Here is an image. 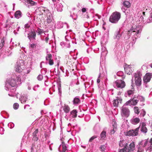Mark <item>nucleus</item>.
<instances>
[{
  "label": "nucleus",
  "mask_w": 152,
  "mask_h": 152,
  "mask_svg": "<svg viewBox=\"0 0 152 152\" xmlns=\"http://www.w3.org/2000/svg\"><path fill=\"white\" fill-rule=\"evenodd\" d=\"M121 14L118 12H113L109 18L110 22L113 23H117L121 18Z\"/></svg>",
  "instance_id": "nucleus-1"
},
{
  "label": "nucleus",
  "mask_w": 152,
  "mask_h": 152,
  "mask_svg": "<svg viewBox=\"0 0 152 152\" xmlns=\"http://www.w3.org/2000/svg\"><path fill=\"white\" fill-rule=\"evenodd\" d=\"M140 72L137 71L134 74V81L137 86H140L141 84V79L140 76Z\"/></svg>",
  "instance_id": "nucleus-2"
},
{
  "label": "nucleus",
  "mask_w": 152,
  "mask_h": 152,
  "mask_svg": "<svg viewBox=\"0 0 152 152\" xmlns=\"http://www.w3.org/2000/svg\"><path fill=\"white\" fill-rule=\"evenodd\" d=\"M140 127H138L135 129L130 130L126 132V135L128 136H137L138 135Z\"/></svg>",
  "instance_id": "nucleus-3"
},
{
  "label": "nucleus",
  "mask_w": 152,
  "mask_h": 152,
  "mask_svg": "<svg viewBox=\"0 0 152 152\" xmlns=\"http://www.w3.org/2000/svg\"><path fill=\"white\" fill-rule=\"evenodd\" d=\"M129 113V109L127 107L124 106L121 109V115L125 117H128Z\"/></svg>",
  "instance_id": "nucleus-4"
},
{
  "label": "nucleus",
  "mask_w": 152,
  "mask_h": 152,
  "mask_svg": "<svg viewBox=\"0 0 152 152\" xmlns=\"http://www.w3.org/2000/svg\"><path fill=\"white\" fill-rule=\"evenodd\" d=\"M117 87L118 88H122L125 86V82L122 80H117L115 83Z\"/></svg>",
  "instance_id": "nucleus-5"
},
{
  "label": "nucleus",
  "mask_w": 152,
  "mask_h": 152,
  "mask_svg": "<svg viewBox=\"0 0 152 152\" xmlns=\"http://www.w3.org/2000/svg\"><path fill=\"white\" fill-rule=\"evenodd\" d=\"M152 75L150 73H147L143 77V81L144 83H147L149 82L151 78Z\"/></svg>",
  "instance_id": "nucleus-6"
},
{
  "label": "nucleus",
  "mask_w": 152,
  "mask_h": 152,
  "mask_svg": "<svg viewBox=\"0 0 152 152\" xmlns=\"http://www.w3.org/2000/svg\"><path fill=\"white\" fill-rule=\"evenodd\" d=\"M125 73L128 75H130L132 72V70L130 65L126 64L124 66Z\"/></svg>",
  "instance_id": "nucleus-7"
},
{
  "label": "nucleus",
  "mask_w": 152,
  "mask_h": 152,
  "mask_svg": "<svg viewBox=\"0 0 152 152\" xmlns=\"http://www.w3.org/2000/svg\"><path fill=\"white\" fill-rule=\"evenodd\" d=\"M135 145L134 142H132L129 145L128 148H127V152H131L133 151L135 149Z\"/></svg>",
  "instance_id": "nucleus-8"
},
{
  "label": "nucleus",
  "mask_w": 152,
  "mask_h": 152,
  "mask_svg": "<svg viewBox=\"0 0 152 152\" xmlns=\"http://www.w3.org/2000/svg\"><path fill=\"white\" fill-rule=\"evenodd\" d=\"M6 84L8 83L12 87H14L16 85V81L14 79L9 80L7 81Z\"/></svg>",
  "instance_id": "nucleus-9"
},
{
  "label": "nucleus",
  "mask_w": 152,
  "mask_h": 152,
  "mask_svg": "<svg viewBox=\"0 0 152 152\" xmlns=\"http://www.w3.org/2000/svg\"><path fill=\"white\" fill-rule=\"evenodd\" d=\"M122 99L119 98L118 97L117 98L115 99H114L113 101V105L115 107H117L118 106L119 101L120 103H121L122 101Z\"/></svg>",
  "instance_id": "nucleus-10"
},
{
  "label": "nucleus",
  "mask_w": 152,
  "mask_h": 152,
  "mask_svg": "<svg viewBox=\"0 0 152 152\" xmlns=\"http://www.w3.org/2000/svg\"><path fill=\"white\" fill-rule=\"evenodd\" d=\"M140 131L144 133H146L147 132L148 129L146 127V124L145 123H142Z\"/></svg>",
  "instance_id": "nucleus-11"
},
{
  "label": "nucleus",
  "mask_w": 152,
  "mask_h": 152,
  "mask_svg": "<svg viewBox=\"0 0 152 152\" xmlns=\"http://www.w3.org/2000/svg\"><path fill=\"white\" fill-rule=\"evenodd\" d=\"M63 107V110L66 113H68L70 110V108L69 106L65 104Z\"/></svg>",
  "instance_id": "nucleus-12"
},
{
  "label": "nucleus",
  "mask_w": 152,
  "mask_h": 152,
  "mask_svg": "<svg viewBox=\"0 0 152 152\" xmlns=\"http://www.w3.org/2000/svg\"><path fill=\"white\" fill-rule=\"evenodd\" d=\"M21 14L22 13L20 11H16L15 13V16L16 18L18 19L21 16Z\"/></svg>",
  "instance_id": "nucleus-13"
},
{
  "label": "nucleus",
  "mask_w": 152,
  "mask_h": 152,
  "mask_svg": "<svg viewBox=\"0 0 152 152\" xmlns=\"http://www.w3.org/2000/svg\"><path fill=\"white\" fill-rule=\"evenodd\" d=\"M123 5L127 8H129L131 6V3L128 1H125L123 3Z\"/></svg>",
  "instance_id": "nucleus-14"
},
{
  "label": "nucleus",
  "mask_w": 152,
  "mask_h": 152,
  "mask_svg": "<svg viewBox=\"0 0 152 152\" xmlns=\"http://www.w3.org/2000/svg\"><path fill=\"white\" fill-rule=\"evenodd\" d=\"M77 111L76 110H72L70 112L71 115H72V117L73 118H76L77 116Z\"/></svg>",
  "instance_id": "nucleus-15"
},
{
  "label": "nucleus",
  "mask_w": 152,
  "mask_h": 152,
  "mask_svg": "<svg viewBox=\"0 0 152 152\" xmlns=\"http://www.w3.org/2000/svg\"><path fill=\"white\" fill-rule=\"evenodd\" d=\"M106 132L105 131H103L101 133L100 136V140H103L106 137Z\"/></svg>",
  "instance_id": "nucleus-16"
},
{
  "label": "nucleus",
  "mask_w": 152,
  "mask_h": 152,
  "mask_svg": "<svg viewBox=\"0 0 152 152\" xmlns=\"http://www.w3.org/2000/svg\"><path fill=\"white\" fill-rule=\"evenodd\" d=\"M62 147V152H65L66 150V146L64 142H62L61 145Z\"/></svg>",
  "instance_id": "nucleus-17"
},
{
  "label": "nucleus",
  "mask_w": 152,
  "mask_h": 152,
  "mask_svg": "<svg viewBox=\"0 0 152 152\" xmlns=\"http://www.w3.org/2000/svg\"><path fill=\"white\" fill-rule=\"evenodd\" d=\"M25 1L28 4H30L31 6L34 5L36 3L31 0H25Z\"/></svg>",
  "instance_id": "nucleus-18"
},
{
  "label": "nucleus",
  "mask_w": 152,
  "mask_h": 152,
  "mask_svg": "<svg viewBox=\"0 0 152 152\" xmlns=\"http://www.w3.org/2000/svg\"><path fill=\"white\" fill-rule=\"evenodd\" d=\"M73 102L74 104H78L80 103V101L79 98L76 97L74 99Z\"/></svg>",
  "instance_id": "nucleus-19"
},
{
  "label": "nucleus",
  "mask_w": 152,
  "mask_h": 152,
  "mask_svg": "<svg viewBox=\"0 0 152 152\" xmlns=\"http://www.w3.org/2000/svg\"><path fill=\"white\" fill-rule=\"evenodd\" d=\"M27 99V98L26 96H22L21 98V102L22 103H25L26 102Z\"/></svg>",
  "instance_id": "nucleus-20"
},
{
  "label": "nucleus",
  "mask_w": 152,
  "mask_h": 152,
  "mask_svg": "<svg viewBox=\"0 0 152 152\" xmlns=\"http://www.w3.org/2000/svg\"><path fill=\"white\" fill-rule=\"evenodd\" d=\"M149 142L150 143V146L146 150H149L151 152L152 150V138L150 140Z\"/></svg>",
  "instance_id": "nucleus-21"
},
{
  "label": "nucleus",
  "mask_w": 152,
  "mask_h": 152,
  "mask_svg": "<svg viewBox=\"0 0 152 152\" xmlns=\"http://www.w3.org/2000/svg\"><path fill=\"white\" fill-rule=\"evenodd\" d=\"M49 15H47V18L46 19V21L48 23H49L52 22V19L50 15V13L48 14Z\"/></svg>",
  "instance_id": "nucleus-22"
},
{
  "label": "nucleus",
  "mask_w": 152,
  "mask_h": 152,
  "mask_svg": "<svg viewBox=\"0 0 152 152\" xmlns=\"http://www.w3.org/2000/svg\"><path fill=\"white\" fill-rule=\"evenodd\" d=\"M52 55L51 54H47L46 57V59L47 61H48L52 59Z\"/></svg>",
  "instance_id": "nucleus-23"
},
{
  "label": "nucleus",
  "mask_w": 152,
  "mask_h": 152,
  "mask_svg": "<svg viewBox=\"0 0 152 152\" xmlns=\"http://www.w3.org/2000/svg\"><path fill=\"white\" fill-rule=\"evenodd\" d=\"M29 34L31 37L33 38L34 39H35V37L36 36V34L35 31H31L30 32Z\"/></svg>",
  "instance_id": "nucleus-24"
},
{
  "label": "nucleus",
  "mask_w": 152,
  "mask_h": 152,
  "mask_svg": "<svg viewBox=\"0 0 152 152\" xmlns=\"http://www.w3.org/2000/svg\"><path fill=\"white\" fill-rule=\"evenodd\" d=\"M134 112L137 114H138L140 113L139 108L137 107H134Z\"/></svg>",
  "instance_id": "nucleus-25"
},
{
  "label": "nucleus",
  "mask_w": 152,
  "mask_h": 152,
  "mask_svg": "<svg viewBox=\"0 0 152 152\" xmlns=\"http://www.w3.org/2000/svg\"><path fill=\"white\" fill-rule=\"evenodd\" d=\"M105 146L104 145H102L100 147V150L102 152H105L104 150L105 149Z\"/></svg>",
  "instance_id": "nucleus-26"
},
{
  "label": "nucleus",
  "mask_w": 152,
  "mask_h": 152,
  "mask_svg": "<svg viewBox=\"0 0 152 152\" xmlns=\"http://www.w3.org/2000/svg\"><path fill=\"white\" fill-rule=\"evenodd\" d=\"M140 120L139 118H136L133 120V122H134L135 124H137L139 122Z\"/></svg>",
  "instance_id": "nucleus-27"
},
{
  "label": "nucleus",
  "mask_w": 152,
  "mask_h": 152,
  "mask_svg": "<svg viewBox=\"0 0 152 152\" xmlns=\"http://www.w3.org/2000/svg\"><path fill=\"white\" fill-rule=\"evenodd\" d=\"M37 32L39 35L41 34L44 32L43 30L38 28L37 30Z\"/></svg>",
  "instance_id": "nucleus-28"
},
{
  "label": "nucleus",
  "mask_w": 152,
  "mask_h": 152,
  "mask_svg": "<svg viewBox=\"0 0 152 152\" xmlns=\"http://www.w3.org/2000/svg\"><path fill=\"white\" fill-rule=\"evenodd\" d=\"M126 149H127V148L126 146L123 149L120 150L119 152H127V151Z\"/></svg>",
  "instance_id": "nucleus-29"
},
{
  "label": "nucleus",
  "mask_w": 152,
  "mask_h": 152,
  "mask_svg": "<svg viewBox=\"0 0 152 152\" xmlns=\"http://www.w3.org/2000/svg\"><path fill=\"white\" fill-rule=\"evenodd\" d=\"M19 106V104L17 103H15L13 104V108L15 110L17 109Z\"/></svg>",
  "instance_id": "nucleus-30"
},
{
  "label": "nucleus",
  "mask_w": 152,
  "mask_h": 152,
  "mask_svg": "<svg viewBox=\"0 0 152 152\" xmlns=\"http://www.w3.org/2000/svg\"><path fill=\"white\" fill-rule=\"evenodd\" d=\"M138 100H134L133 99H132V105H136L137 103Z\"/></svg>",
  "instance_id": "nucleus-31"
},
{
  "label": "nucleus",
  "mask_w": 152,
  "mask_h": 152,
  "mask_svg": "<svg viewBox=\"0 0 152 152\" xmlns=\"http://www.w3.org/2000/svg\"><path fill=\"white\" fill-rule=\"evenodd\" d=\"M113 128H114L115 129H117V125L116 124V123L115 122L113 121Z\"/></svg>",
  "instance_id": "nucleus-32"
},
{
  "label": "nucleus",
  "mask_w": 152,
  "mask_h": 152,
  "mask_svg": "<svg viewBox=\"0 0 152 152\" xmlns=\"http://www.w3.org/2000/svg\"><path fill=\"white\" fill-rule=\"evenodd\" d=\"M38 129H37L33 133V136H37V134L38 133Z\"/></svg>",
  "instance_id": "nucleus-33"
},
{
  "label": "nucleus",
  "mask_w": 152,
  "mask_h": 152,
  "mask_svg": "<svg viewBox=\"0 0 152 152\" xmlns=\"http://www.w3.org/2000/svg\"><path fill=\"white\" fill-rule=\"evenodd\" d=\"M96 137H97L96 136H93L90 138L89 141L90 142H92L94 139L96 138Z\"/></svg>",
  "instance_id": "nucleus-34"
},
{
  "label": "nucleus",
  "mask_w": 152,
  "mask_h": 152,
  "mask_svg": "<svg viewBox=\"0 0 152 152\" xmlns=\"http://www.w3.org/2000/svg\"><path fill=\"white\" fill-rule=\"evenodd\" d=\"M48 63L50 65H53L54 64L53 60L52 59L49 60Z\"/></svg>",
  "instance_id": "nucleus-35"
},
{
  "label": "nucleus",
  "mask_w": 152,
  "mask_h": 152,
  "mask_svg": "<svg viewBox=\"0 0 152 152\" xmlns=\"http://www.w3.org/2000/svg\"><path fill=\"white\" fill-rule=\"evenodd\" d=\"M127 93L129 96L132 95L133 93V91L132 90H129L128 91Z\"/></svg>",
  "instance_id": "nucleus-36"
},
{
  "label": "nucleus",
  "mask_w": 152,
  "mask_h": 152,
  "mask_svg": "<svg viewBox=\"0 0 152 152\" xmlns=\"http://www.w3.org/2000/svg\"><path fill=\"white\" fill-rule=\"evenodd\" d=\"M33 136V138L32 139L34 141H37L38 139V137H37V136Z\"/></svg>",
  "instance_id": "nucleus-37"
},
{
  "label": "nucleus",
  "mask_w": 152,
  "mask_h": 152,
  "mask_svg": "<svg viewBox=\"0 0 152 152\" xmlns=\"http://www.w3.org/2000/svg\"><path fill=\"white\" fill-rule=\"evenodd\" d=\"M36 47V45L34 44H31L30 45V47L31 48H35Z\"/></svg>",
  "instance_id": "nucleus-38"
},
{
  "label": "nucleus",
  "mask_w": 152,
  "mask_h": 152,
  "mask_svg": "<svg viewBox=\"0 0 152 152\" xmlns=\"http://www.w3.org/2000/svg\"><path fill=\"white\" fill-rule=\"evenodd\" d=\"M144 151V150L143 149L139 147L137 151V152H143Z\"/></svg>",
  "instance_id": "nucleus-39"
},
{
  "label": "nucleus",
  "mask_w": 152,
  "mask_h": 152,
  "mask_svg": "<svg viewBox=\"0 0 152 152\" xmlns=\"http://www.w3.org/2000/svg\"><path fill=\"white\" fill-rule=\"evenodd\" d=\"M43 78L42 76V75H39L37 77V79L39 80H41Z\"/></svg>",
  "instance_id": "nucleus-40"
},
{
  "label": "nucleus",
  "mask_w": 152,
  "mask_h": 152,
  "mask_svg": "<svg viewBox=\"0 0 152 152\" xmlns=\"http://www.w3.org/2000/svg\"><path fill=\"white\" fill-rule=\"evenodd\" d=\"M148 143V140H146L145 142H144V144L143 145V147H145Z\"/></svg>",
  "instance_id": "nucleus-41"
},
{
  "label": "nucleus",
  "mask_w": 152,
  "mask_h": 152,
  "mask_svg": "<svg viewBox=\"0 0 152 152\" xmlns=\"http://www.w3.org/2000/svg\"><path fill=\"white\" fill-rule=\"evenodd\" d=\"M116 129H115L114 128H113V129L111 130V134H114L116 131Z\"/></svg>",
  "instance_id": "nucleus-42"
},
{
  "label": "nucleus",
  "mask_w": 152,
  "mask_h": 152,
  "mask_svg": "<svg viewBox=\"0 0 152 152\" xmlns=\"http://www.w3.org/2000/svg\"><path fill=\"white\" fill-rule=\"evenodd\" d=\"M86 11V9L85 8H83L82 9V11L83 12H85Z\"/></svg>",
  "instance_id": "nucleus-43"
},
{
  "label": "nucleus",
  "mask_w": 152,
  "mask_h": 152,
  "mask_svg": "<svg viewBox=\"0 0 152 152\" xmlns=\"http://www.w3.org/2000/svg\"><path fill=\"white\" fill-rule=\"evenodd\" d=\"M49 40V38L48 37H46L45 38V41L46 42V43H48V41Z\"/></svg>",
  "instance_id": "nucleus-44"
},
{
  "label": "nucleus",
  "mask_w": 152,
  "mask_h": 152,
  "mask_svg": "<svg viewBox=\"0 0 152 152\" xmlns=\"http://www.w3.org/2000/svg\"><path fill=\"white\" fill-rule=\"evenodd\" d=\"M29 26H30L28 24H26L25 26V28H28Z\"/></svg>",
  "instance_id": "nucleus-45"
},
{
  "label": "nucleus",
  "mask_w": 152,
  "mask_h": 152,
  "mask_svg": "<svg viewBox=\"0 0 152 152\" xmlns=\"http://www.w3.org/2000/svg\"><path fill=\"white\" fill-rule=\"evenodd\" d=\"M129 104H130L129 101L126 102V103L124 104V105H128Z\"/></svg>",
  "instance_id": "nucleus-46"
},
{
  "label": "nucleus",
  "mask_w": 152,
  "mask_h": 152,
  "mask_svg": "<svg viewBox=\"0 0 152 152\" xmlns=\"http://www.w3.org/2000/svg\"><path fill=\"white\" fill-rule=\"evenodd\" d=\"M1 43L4 46V39H1Z\"/></svg>",
  "instance_id": "nucleus-47"
},
{
  "label": "nucleus",
  "mask_w": 152,
  "mask_h": 152,
  "mask_svg": "<svg viewBox=\"0 0 152 152\" xmlns=\"http://www.w3.org/2000/svg\"><path fill=\"white\" fill-rule=\"evenodd\" d=\"M132 32H132H135V31H132V30H129L128 31V34H129V33Z\"/></svg>",
  "instance_id": "nucleus-48"
},
{
  "label": "nucleus",
  "mask_w": 152,
  "mask_h": 152,
  "mask_svg": "<svg viewBox=\"0 0 152 152\" xmlns=\"http://www.w3.org/2000/svg\"><path fill=\"white\" fill-rule=\"evenodd\" d=\"M129 104L131 105H132V99H131L129 100Z\"/></svg>",
  "instance_id": "nucleus-49"
},
{
  "label": "nucleus",
  "mask_w": 152,
  "mask_h": 152,
  "mask_svg": "<svg viewBox=\"0 0 152 152\" xmlns=\"http://www.w3.org/2000/svg\"><path fill=\"white\" fill-rule=\"evenodd\" d=\"M95 16H97V17H98V18L99 19H100V18H101V16L100 15H99L98 14H96V15H95Z\"/></svg>",
  "instance_id": "nucleus-50"
},
{
  "label": "nucleus",
  "mask_w": 152,
  "mask_h": 152,
  "mask_svg": "<svg viewBox=\"0 0 152 152\" xmlns=\"http://www.w3.org/2000/svg\"><path fill=\"white\" fill-rule=\"evenodd\" d=\"M100 79L99 78H98L97 80V82L98 83H99L100 82Z\"/></svg>",
  "instance_id": "nucleus-51"
},
{
  "label": "nucleus",
  "mask_w": 152,
  "mask_h": 152,
  "mask_svg": "<svg viewBox=\"0 0 152 152\" xmlns=\"http://www.w3.org/2000/svg\"><path fill=\"white\" fill-rule=\"evenodd\" d=\"M4 45L2 44V43L0 44V49H1L3 47Z\"/></svg>",
  "instance_id": "nucleus-52"
},
{
  "label": "nucleus",
  "mask_w": 152,
  "mask_h": 152,
  "mask_svg": "<svg viewBox=\"0 0 152 152\" xmlns=\"http://www.w3.org/2000/svg\"><path fill=\"white\" fill-rule=\"evenodd\" d=\"M139 30H138L137 31L136 33H135V34H137L139 33Z\"/></svg>",
  "instance_id": "nucleus-53"
},
{
  "label": "nucleus",
  "mask_w": 152,
  "mask_h": 152,
  "mask_svg": "<svg viewBox=\"0 0 152 152\" xmlns=\"http://www.w3.org/2000/svg\"><path fill=\"white\" fill-rule=\"evenodd\" d=\"M30 71H31V70L30 69L28 70L27 71V74L29 73L30 72Z\"/></svg>",
  "instance_id": "nucleus-54"
},
{
  "label": "nucleus",
  "mask_w": 152,
  "mask_h": 152,
  "mask_svg": "<svg viewBox=\"0 0 152 152\" xmlns=\"http://www.w3.org/2000/svg\"><path fill=\"white\" fill-rule=\"evenodd\" d=\"M142 14L144 16H145V12H142Z\"/></svg>",
  "instance_id": "nucleus-55"
},
{
  "label": "nucleus",
  "mask_w": 152,
  "mask_h": 152,
  "mask_svg": "<svg viewBox=\"0 0 152 152\" xmlns=\"http://www.w3.org/2000/svg\"><path fill=\"white\" fill-rule=\"evenodd\" d=\"M17 70H18V69H17V68H16V71H17V72H20V71H19V70H18V71Z\"/></svg>",
  "instance_id": "nucleus-56"
},
{
  "label": "nucleus",
  "mask_w": 152,
  "mask_h": 152,
  "mask_svg": "<svg viewBox=\"0 0 152 152\" xmlns=\"http://www.w3.org/2000/svg\"><path fill=\"white\" fill-rule=\"evenodd\" d=\"M151 18L152 19V13H151Z\"/></svg>",
  "instance_id": "nucleus-57"
},
{
  "label": "nucleus",
  "mask_w": 152,
  "mask_h": 152,
  "mask_svg": "<svg viewBox=\"0 0 152 152\" xmlns=\"http://www.w3.org/2000/svg\"><path fill=\"white\" fill-rule=\"evenodd\" d=\"M150 66L152 68V63L150 65Z\"/></svg>",
  "instance_id": "nucleus-58"
},
{
  "label": "nucleus",
  "mask_w": 152,
  "mask_h": 152,
  "mask_svg": "<svg viewBox=\"0 0 152 152\" xmlns=\"http://www.w3.org/2000/svg\"><path fill=\"white\" fill-rule=\"evenodd\" d=\"M53 2H55L56 1V0H52Z\"/></svg>",
  "instance_id": "nucleus-59"
},
{
  "label": "nucleus",
  "mask_w": 152,
  "mask_h": 152,
  "mask_svg": "<svg viewBox=\"0 0 152 152\" xmlns=\"http://www.w3.org/2000/svg\"><path fill=\"white\" fill-rule=\"evenodd\" d=\"M119 146H121V147H122V146H121V144L120 143H119Z\"/></svg>",
  "instance_id": "nucleus-60"
},
{
  "label": "nucleus",
  "mask_w": 152,
  "mask_h": 152,
  "mask_svg": "<svg viewBox=\"0 0 152 152\" xmlns=\"http://www.w3.org/2000/svg\"><path fill=\"white\" fill-rule=\"evenodd\" d=\"M119 37V35L118 36V37Z\"/></svg>",
  "instance_id": "nucleus-61"
}]
</instances>
